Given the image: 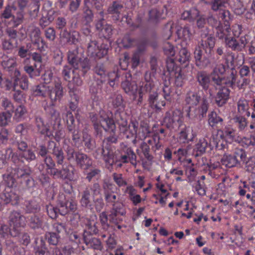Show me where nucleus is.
I'll use <instances>...</instances> for the list:
<instances>
[{"mask_svg":"<svg viewBox=\"0 0 255 255\" xmlns=\"http://www.w3.org/2000/svg\"><path fill=\"white\" fill-rule=\"evenodd\" d=\"M90 117L97 135L102 136L103 130L111 133L109 137L103 140L102 155L106 167L111 170L114 162V155L110 145L116 143L118 140V137L115 134L116 127L112 118V114L102 110L100 112L99 115L92 114Z\"/></svg>","mask_w":255,"mask_h":255,"instance_id":"nucleus-1","label":"nucleus"},{"mask_svg":"<svg viewBox=\"0 0 255 255\" xmlns=\"http://www.w3.org/2000/svg\"><path fill=\"white\" fill-rule=\"evenodd\" d=\"M31 174V168L28 166H24L22 168L8 167L6 173L2 175L6 187L0 193V202L5 204L11 203L13 205H17L19 200V196L12 187L17 182L28 185Z\"/></svg>","mask_w":255,"mask_h":255,"instance_id":"nucleus-2","label":"nucleus"},{"mask_svg":"<svg viewBox=\"0 0 255 255\" xmlns=\"http://www.w3.org/2000/svg\"><path fill=\"white\" fill-rule=\"evenodd\" d=\"M215 30L216 35L220 39H224L226 48L236 52H241L250 40V36L242 25L235 24L230 27L229 20Z\"/></svg>","mask_w":255,"mask_h":255,"instance_id":"nucleus-3","label":"nucleus"},{"mask_svg":"<svg viewBox=\"0 0 255 255\" xmlns=\"http://www.w3.org/2000/svg\"><path fill=\"white\" fill-rule=\"evenodd\" d=\"M226 72V64L224 57L222 62L217 64L213 71L209 74L202 71L197 74L196 79L199 85L206 91H208L211 97L213 96L218 89L222 84H224L223 74Z\"/></svg>","mask_w":255,"mask_h":255,"instance_id":"nucleus-4","label":"nucleus"},{"mask_svg":"<svg viewBox=\"0 0 255 255\" xmlns=\"http://www.w3.org/2000/svg\"><path fill=\"white\" fill-rule=\"evenodd\" d=\"M164 123L171 130L176 131L183 127L178 136V140L180 143H188L192 141L196 136V133L193 132L190 127L185 126L183 124V113L180 110L167 112L164 119Z\"/></svg>","mask_w":255,"mask_h":255,"instance_id":"nucleus-5","label":"nucleus"},{"mask_svg":"<svg viewBox=\"0 0 255 255\" xmlns=\"http://www.w3.org/2000/svg\"><path fill=\"white\" fill-rule=\"evenodd\" d=\"M115 119L119 125L120 130L127 138L135 136V140L137 139L143 140L149 136L150 132L147 123L141 121L139 126L137 121L132 119L128 126L125 113L119 111H117L115 114Z\"/></svg>","mask_w":255,"mask_h":255,"instance_id":"nucleus-6","label":"nucleus"},{"mask_svg":"<svg viewBox=\"0 0 255 255\" xmlns=\"http://www.w3.org/2000/svg\"><path fill=\"white\" fill-rule=\"evenodd\" d=\"M163 50L167 56L166 61V70H164L162 76L173 78L175 84L177 87H181L184 84L185 76L181 73V69L176 63L175 58L172 57L175 54L174 46L169 42L164 43Z\"/></svg>","mask_w":255,"mask_h":255,"instance_id":"nucleus-7","label":"nucleus"},{"mask_svg":"<svg viewBox=\"0 0 255 255\" xmlns=\"http://www.w3.org/2000/svg\"><path fill=\"white\" fill-rule=\"evenodd\" d=\"M202 91L197 90H190L186 93L185 102L186 105L188 106L186 116L189 118L198 116L203 118L206 116L209 103L205 97L202 98Z\"/></svg>","mask_w":255,"mask_h":255,"instance_id":"nucleus-8","label":"nucleus"},{"mask_svg":"<svg viewBox=\"0 0 255 255\" xmlns=\"http://www.w3.org/2000/svg\"><path fill=\"white\" fill-rule=\"evenodd\" d=\"M235 54L229 51L224 55V61L226 64V72L228 74L224 79V84L227 87L233 88L235 87L239 89H245L249 85L251 80L250 78H241V80H237V72L234 68Z\"/></svg>","mask_w":255,"mask_h":255,"instance_id":"nucleus-9","label":"nucleus"},{"mask_svg":"<svg viewBox=\"0 0 255 255\" xmlns=\"http://www.w3.org/2000/svg\"><path fill=\"white\" fill-rule=\"evenodd\" d=\"M68 60L74 69L72 70V78L71 80V68L68 66H65L62 71V74L65 81L69 82V88L72 89L74 93L78 89L80 82V58L77 50L69 51L68 54Z\"/></svg>","mask_w":255,"mask_h":255,"instance_id":"nucleus-10","label":"nucleus"},{"mask_svg":"<svg viewBox=\"0 0 255 255\" xmlns=\"http://www.w3.org/2000/svg\"><path fill=\"white\" fill-rule=\"evenodd\" d=\"M163 82L160 83V87L158 88L157 92L151 91L149 92L148 96V102L151 107L157 110L161 109L162 107L166 105L164 100L159 99V97L161 96L165 100L167 101H170L172 98L171 88L170 87V78L167 77H162Z\"/></svg>","mask_w":255,"mask_h":255,"instance_id":"nucleus-11","label":"nucleus"},{"mask_svg":"<svg viewBox=\"0 0 255 255\" xmlns=\"http://www.w3.org/2000/svg\"><path fill=\"white\" fill-rule=\"evenodd\" d=\"M126 8L119 2L114 1L111 6L108 9L109 13L113 15V19L115 20H119L122 18L123 21H126L127 24L133 28H137L140 27L143 22L144 13H139L135 19L134 22H131L130 19L125 13Z\"/></svg>","mask_w":255,"mask_h":255,"instance_id":"nucleus-12","label":"nucleus"},{"mask_svg":"<svg viewBox=\"0 0 255 255\" xmlns=\"http://www.w3.org/2000/svg\"><path fill=\"white\" fill-rule=\"evenodd\" d=\"M58 206L59 208L54 207L51 204L46 206L47 213L50 218L56 219L58 214L65 215L70 211L74 212L77 208V205L75 202L72 200H67L63 194L59 195Z\"/></svg>","mask_w":255,"mask_h":255,"instance_id":"nucleus-13","label":"nucleus"},{"mask_svg":"<svg viewBox=\"0 0 255 255\" xmlns=\"http://www.w3.org/2000/svg\"><path fill=\"white\" fill-rule=\"evenodd\" d=\"M55 163L52 157L48 155L44 158V163L40 164L38 167V169L42 172L43 171L45 166L46 173L52 176L53 178H68L69 170L66 168L58 169L55 168Z\"/></svg>","mask_w":255,"mask_h":255,"instance_id":"nucleus-14","label":"nucleus"},{"mask_svg":"<svg viewBox=\"0 0 255 255\" xmlns=\"http://www.w3.org/2000/svg\"><path fill=\"white\" fill-rule=\"evenodd\" d=\"M119 153L120 155L116 157L114 162L117 167L121 168L124 164L129 162L132 164H134V161H135L136 159V155L133 150L126 144L124 143L121 144Z\"/></svg>","mask_w":255,"mask_h":255,"instance_id":"nucleus-15","label":"nucleus"},{"mask_svg":"<svg viewBox=\"0 0 255 255\" xmlns=\"http://www.w3.org/2000/svg\"><path fill=\"white\" fill-rule=\"evenodd\" d=\"M84 3L87 8L84 12L82 20H81V24H82L86 26V27L83 28V33L87 35L90 32L89 23L92 21L93 18V13L90 8L94 7L97 9H100L101 6V0H84Z\"/></svg>","mask_w":255,"mask_h":255,"instance_id":"nucleus-16","label":"nucleus"},{"mask_svg":"<svg viewBox=\"0 0 255 255\" xmlns=\"http://www.w3.org/2000/svg\"><path fill=\"white\" fill-rule=\"evenodd\" d=\"M8 224L13 232V233H11V236L16 237L19 234L21 228L26 226V218L20 212L12 211L8 217Z\"/></svg>","mask_w":255,"mask_h":255,"instance_id":"nucleus-17","label":"nucleus"},{"mask_svg":"<svg viewBox=\"0 0 255 255\" xmlns=\"http://www.w3.org/2000/svg\"><path fill=\"white\" fill-rule=\"evenodd\" d=\"M220 139L217 142L216 147L219 150L224 149L228 147V143H231L235 140L236 130L231 127H226L223 130L218 131Z\"/></svg>","mask_w":255,"mask_h":255,"instance_id":"nucleus-18","label":"nucleus"},{"mask_svg":"<svg viewBox=\"0 0 255 255\" xmlns=\"http://www.w3.org/2000/svg\"><path fill=\"white\" fill-rule=\"evenodd\" d=\"M32 58L34 63L31 65L25 64L23 69L30 78H33L40 75L42 59L41 54L37 52L32 53Z\"/></svg>","mask_w":255,"mask_h":255,"instance_id":"nucleus-19","label":"nucleus"},{"mask_svg":"<svg viewBox=\"0 0 255 255\" xmlns=\"http://www.w3.org/2000/svg\"><path fill=\"white\" fill-rule=\"evenodd\" d=\"M92 160L86 155L81 154V168L86 169L84 172L86 178L91 181L92 179H98L101 176V170L98 168L88 167L92 165Z\"/></svg>","mask_w":255,"mask_h":255,"instance_id":"nucleus-20","label":"nucleus"},{"mask_svg":"<svg viewBox=\"0 0 255 255\" xmlns=\"http://www.w3.org/2000/svg\"><path fill=\"white\" fill-rule=\"evenodd\" d=\"M109 50L107 44H102L99 45L95 40L91 41L88 46L87 52L91 57L101 58L106 55Z\"/></svg>","mask_w":255,"mask_h":255,"instance_id":"nucleus-21","label":"nucleus"},{"mask_svg":"<svg viewBox=\"0 0 255 255\" xmlns=\"http://www.w3.org/2000/svg\"><path fill=\"white\" fill-rule=\"evenodd\" d=\"M140 88L137 91L139 97L137 104L141 105L143 100V95L144 92H150L154 86L153 82V74L147 72L144 74V81L140 83Z\"/></svg>","mask_w":255,"mask_h":255,"instance_id":"nucleus-22","label":"nucleus"},{"mask_svg":"<svg viewBox=\"0 0 255 255\" xmlns=\"http://www.w3.org/2000/svg\"><path fill=\"white\" fill-rule=\"evenodd\" d=\"M228 0H217L214 1L213 10L216 11L218 16L222 20L227 21L232 19V15L227 8Z\"/></svg>","mask_w":255,"mask_h":255,"instance_id":"nucleus-23","label":"nucleus"},{"mask_svg":"<svg viewBox=\"0 0 255 255\" xmlns=\"http://www.w3.org/2000/svg\"><path fill=\"white\" fill-rule=\"evenodd\" d=\"M245 155L242 151L235 152L233 154H225L221 159V163L228 168L237 166L239 163V159L244 161Z\"/></svg>","mask_w":255,"mask_h":255,"instance_id":"nucleus-24","label":"nucleus"},{"mask_svg":"<svg viewBox=\"0 0 255 255\" xmlns=\"http://www.w3.org/2000/svg\"><path fill=\"white\" fill-rule=\"evenodd\" d=\"M48 94L51 101L50 106L53 107L63 96V88L60 80L55 81L54 87L48 90Z\"/></svg>","mask_w":255,"mask_h":255,"instance_id":"nucleus-25","label":"nucleus"},{"mask_svg":"<svg viewBox=\"0 0 255 255\" xmlns=\"http://www.w3.org/2000/svg\"><path fill=\"white\" fill-rule=\"evenodd\" d=\"M32 44L40 52H43L48 48L46 42L40 37V30L38 27H34L30 34Z\"/></svg>","mask_w":255,"mask_h":255,"instance_id":"nucleus-26","label":"nucleus"},{"mask_svg":"<svg viewBox=\"0 0 255 255\" xmlns=\"http://www.w3.org/2000/svg\"><path fill=\"white\" fill-rule=\"evenodd\" d=\"M36 158L35 151L31 149H27L17 153H13L11 156V160L15 164H17L19 161L24 162L26 161L30 162Z\"/></svg>","mask_w":255,"mask_h":255,"instance_id":"nucleus-27","label":"nucleus"},{"mask_svg":"<svg viewBox=\"0 0 255 255\" xmlns=\"http://www.w3.org/2000/svg\"><path fill=\"white\" fill-rule=\"evenodd\" d=\"M125 77L126 79L122 83L123 89L127 94L135 96L139 89L136 83L132 81L130 74L127 73Z\"/></svg>","mask_w":255,"mask_h":255,"instance_id":"nucleus-28","label":"nucleus"},{"mask_svg":"<svg viewBox=\"0 0 255 255\" xmlns=\"http://www.w3.org/2000/svg\"><path fill=\"white\" fill-rule=\"evenodd\" d=\"M91 192L92 193L93 196L100 194V187L98 183L94 184L92 187L90 188H87L84 192L82 198L81 199V204L82 206H90Z\"/></svg>","mask_w":255,"mask_h":255,"instance_id":"nucleus-29","label":"nucleus"},{"mask_svg":"<svg viewBox=\"0 0 255 255\" xmlns=\"http://www.w3.org/2000/svg\"><path fill=\"white\" fill-rule=\"evenodd\" d=\"M176 34L178 37L182 41L181 46L184 47L189 44L193 36V33L188 25H185L180 28L177 27Z\"/></svg>","mask_w":255,"mask_h":255,"instance_id":"nucleus-30","label":"nucleus"},{"mask_svg":"<svg viewBox=\"0 0 255 255\" xmlns=\"http://www.w3.org/2000/svg\"><path fill=\"white\" fill-rule=\"evenodd\" d=\"M194 58L196 65L200 69H204L209 66L211 62L209 58L202 54L201 47H196L194 51Z\"/></svg>","mask_w":255,"mask_h":255,"instance_id":"nucleus-31","label":"nucleus"},{"mask_svg":"<svg viewBox=\"0 0 255 255\" xmlns=\"http://www.w3.org/2000/svg\"><path fill=\"white\" fill-rule=\"evenodd\" d=\"M11 76L14 78V82L12 83V87L15 88L19 85L23 90H26L28 88V80L26 75L21 76L20 73L18 70H15L14 74H11Z\"/></svg>","mask_w":255,"mask_h":255,"instance_id":"nucleus-32","label":"nucleus"},{"mask_svg":"<svg viewBox=\"0 0 255 255\" xmlns=\"http://www.w3.org/2000/svg\"><path fill=\"white\" fill-rule=\"evenodd\" d=\"M227 87L226 85L222 84L220 88H218L220 90L216 97V102L220 107L223 106L229 99L230 91Z\"/></svg>","mask_w":255,"mask_h":255,"instance_id":"nucleus-33","label":"nucleus"},{"mask_svg":"<svg viewBox=\"0 0 255 255\" xmlns=\"http://www.w3.org/2000/svg\"><path fill=\"white\" fill-rule=\"evenodd\" d=\"M48 148L52 149V153L55 157L57 165H62L64 162V155L62 148L56 146V143L53 141H49L48 143Z\"/></svg>","mask_w":255,"mask_h":255,"instance_id":"nucleus-34","label":"nucleus"},{"mask_svg":"<svg viewBox=\"0 0 255 255\" xmlns=\"http://www.w3.org/2000/svg\"><path fill=\"white\" fill-rule=\"evenodd\" d=\"M126 212L124 205L121 202H117L113 205V208L109 216L110 220L113 223H118L117 218L118 216H124Z\"/></svg>","mask_w":255,"mask_h":255,"instance_id":"nucleus-35","label":"nucleus"},{"mask_svg":"<svg viewBox=\"0 0 255 255\" xmlns=\"http://www.w3.org/2000/svg\"><path fill=\"white\" fill-rule=\"evenodd\" d=\"M66 120L69 130L72 132L73 140L76 142L80 139V134L78 129H76L74 124L75 120L72 114L68 112L66 117Z\"/></svg>","mask_w":255,"mask_h":255,"instance_id":"nucleus-36","label":"nucleus"},{"mask_svg":"<svg viewBox=\"0 0 255 255\" xmlns=\"http://www.w3.org/2000/svg\"><path fill=\"white\" fill-rule=\"evenodd\" d=\"M118 42L119 44H121L124 48H129L134 46H137L138 47V46H142L143 44H144V46L146 45L144 40L132 39L129 34H126L122 39L118 40Z\"/></svg>","mask_w":255,"mask_h":255,"instance_id":"nucleus-37","label":"nucleus"},{"mask_svg":"<svg viewBox=\"0 0 255 255\" xmlns=\"http://www.w3.org/2000/svg\"><path fill=\"white\" fill-rule=\"evenodd\" d=\"M124 193L128 195V199L134 206H137L142 200L140 195L137 194L136 189L131 185L127 186Z\"/></svg>","mask_w":255,"mask_h":255,"instance_id":"nucleus-38","label":"nucleus"},{"mask_svg":"<svg viewBox=\"0 0 255 255\" xmlns=\"http://www.w3.org/2000/svg\"><path fill=\"white\" fill-rule=\"evenodd\" d=\"M35 125L40 134L49 138L53 136V133L50 130L48 124L45 123L41 118L37 117L35 118Z\"/></svg>","mask_w":255,"mask_h":255,"instance_id":"nucleus-39","label":"nucleus"},{"mask_svg":"<svg viewBox=\"0 0 255 255\" xmlns=\"http://www.w3.org/2000/svg\"><path fill=\"white\" fill-rule=\"evenodd\" d=\"M113 187L114 185L113 184L109 183H105L103 186L106 201L107 203L114 204L119 202V197H118L112 190Z\"/></svg>","mask_w":255,"mask_h":255,"instance_id":"nucleus-40","label":"nucleus"},{"mask_svg":"<svg viewBox=\"0 0 255 255\" xmlns=\"http://www.w3.org/2000/svg\"><path fill=\"white\" fill-rule=\"evenodd\" d=\"M201 40L200 45L205 49V51L208 50L210 51L213 48L215 45V38L211 34L204 33L201 34Z\"/></svg>","mask_w":255,"mask_h":255,"instance_id":"nucleus-41","label":"nucleus"},{"mask_svg":"<svg viewBox=\"0 0 255 255\" xmlns=\"http://www.w3.org/2000/svg\"><path fill=\"white\" fill-rule=\"evenodd\" d=\"M94 72L98 75L101 76V79H100L99 82H97L98 86L96 89L94 88V86H91L90 89V91L92 93L95 94L98 92L99 90H100L101 87L99 84V83H102L103 78L106 76V70L104 66L102 64H97L94 68Z\"/></svg>","mask_w":255,"mask_h":255,"instance_id":"nucleus-42","label":"nucleus"},{"mask_svg":"<svg viewBox=\"0 0 255 255\" xmlns=\"http://www.w3.org/2000/svg\"><path fill=\"white\" fill-rule=\"evenodd\" d=\"M163 9H157L153 8L151 9L148 13V21L150 23L156 24L165 17Z\"/></svg>","mask_w":255,"mask_h":255,"instance_id":"nucleus-43","label":"nucleus"},{"mask_svg":"<svg viewBox=\"0 0 255 255\" xmlns=\"http://www.w3.org/2000/svg\"><path fill=\"white\" fill-rule=\"evenodd\" d=\"M25 210L27 213H36L40 211V205L35 199L25 202Z\"/></svg>","mask_w":255,"mask_h":255,"instance_id":"nucleus-44","label":"nucleus"},{"mask_svg":"<svg viewBox=\"0 0 255 255\" xmlns=\"http://www.w3.org/2000/svg\"><path fill=\"white\" fill-rule=\"evenodd\" d=\"M208 145V141L206 139L204 138H200L194 146L193 154L195 156H198L203 154L205 152Z\"/></svg>","mask_w":255,"mask_h":255,"instance_id":"nucleus-45","label":"nucleus"},{"mask_svg":"<svg viewBox=\"0 0 255 255\" xmlns=\"http://www.w3.org/2000/svg\"><path fill=\"white\" fill-rule=\"evenodd\" d=\"M199 15V10L195 7L185 10L181 14L182 19L192 21L195 20Z\"/></svg>","mask_w":255,"mask_h":255,"instance_id":"nucleus-46","label":"nucleus"},{"mask_svg":"<svg viewBox=\"0 0 255 255\" xmlns=\"http://www.w3.org/2000/svg\"><path fill=\"white\" fill-rule=\"evenodd\" d=\"M208 124L212 128L220 127L223 126V120L215 112H212L208 115Z\"/></svg>","mask_w":255,"mask_h":255,"instance_id":"nucleus-47","label":"nucleus"},{"mask_svg":"<svg viewBox=\"0 0 255 255\" xmlns=\"http://www.w3.org/2000/svg\"><path fill=\"white\" fill-rule=\"evenodd\" d=\"M233 121L239 131L245 130L247 127V120L243 115L235 116L233 118Z\"/></svg>","mask_w":255,"mask_h":255,"instance_id":"nucleus-48","label":"nucleus"},{"mask_svg":"<svg viewBox=\"0 0 255 255\" xmlns=\"http://www.w3.org/2000/svg\"><path fill=\"white\" fill-rule=\"evenodd\" d=\"M110 102L114 108H118L119 109H124V100L120 94L115 93L112 94L110 97Z\"/></svg>","mask_w":255,"mask_h":255,"instance_id":"nucleus-49","label":"nucleus"},{"mask_svg":"<svg viewBox=\"0 0 255 255\" xmlns=\"http://www.w3.org/2000/svg\"><path fill=\"white\" fill-rule=\"evenodd\" d=\"M84 241L88 248L100 251H101L103 249L101 241L97 238L90 237L86 239L84 238Z\"/></svg>","mask_w":255,"mask_h":255,"instance_id":"nucleus-50","label":"nucleus"},{"mask_svg":"<svg viewBox=\"0 0 255 255\" xmlns=\"http://www.w3.org/2000/svg\"><path fill=\"white\" fill-rule=\"evenodd\" d=\"M182 48L180 50L179 55L176 59H175V62H179L181 64H184L187 65L189 61L190 53L186 49V47L182 46Z\"/></svg>","mask_w":255,"mask_h":255,"instance_id":"nucleus-51","label":"nucleus"},{"mask_svg":"<svg viewBox=\"0 0 255 255\" xmlns=\"http://www.w3.org/2000/svg\"><path fill=\"white\" fill-rule=\"evenodd\" d=\"M231 8L237 15L243 14L245 7L244 6L241 0H232L229 3Z\"/></svg>","mask_w":255,"mask_h":255,"instance_id":"nucleus-52","label":"nucleus"},{"mask_svg":"<svg viewBox=\"0 0 255 255\" xmlns=\"http://www.w3.org/2000/svg\"><path fill=\"white\" fill-rule=\"evenodd\" d=\"M249 102L246 99H240L238 102V111L240 115H245L247 117L250 116V113L249 111Z\"/></svg>","mask_w":255,"mask_h":255,"instance_id":"nucleus-53","label":"nucleus"},{"mask_svg":"<svg viewBox=\"0 0 255 255\" xmlns=\"http://www.w3.org/2000/svg\"><path fill=\"white\" fill-rule=\"evenodd\" d=\"M68 160L73 164H79L80 163V153L79 152H75L74 149L68 147L66 150Z\"/></svg>","mask_w":255,"mask_h":255,"instance_id":"nucleus-54","label":"nucleus"},{"mask_svg":"<svg viewBox=\"0 0 255 255\" xmlns=\"http://www.w3.org/2000/svg\"><path fill=\"white\" fill-rule=\"evenodd\" d=\"M145 48V45L143 44L142 46H138L137 51L133 53L130 60V65L132 68H136L139 65L140 62V53L142 52Z\"/></svg>","mask_w":255,"mask_h":255,"instance_id":"nucleus-55","label":"nucleus"},{"mask_svg":"<svg viewBox=\"0 0 255 255\" xmlns=\"http://www.w3.org/2000/svg\"><path fill=\"white\" fill-rule=\"evenodd\" d=\"M1 65L4 69L9 72H11L12 74H14L15 70H17L15 68L16 66V60L13 58L3 60L1 62Z\"/></svg>","mask_w":255,"mask_h":255,"instance_id":"nucleus-56","label":"nucleus"},{"mask_svg":"<svg viewBox=\"0 0 255 255\" xmlns=\"http://www.w3.org/2000/svg\"><path fill=\"white\" fill-rule=\"evenodd\" d=\"M13 112L14 113L13 119L15 121L19 122L24 119L27 113V110L24 106L20 105L16 108Z\"/></svg>","mask_w":255,"mask_h":255,"instance_id":"nucleus-57","label":"nucleus"},{"mask_svg":"<svg viewBox=\"0 0 255 255\" xmlns=\"http://www.w3.org/2000/svg\"><path fill=\"white\" fill-rule=\"evenodd\" d=\"M28 225L32 229L41 228L43 225V222L41 218L36 215H32L28 219Z\"/></svg>","mask_w":255,"mask_h":255,"instance_id":"nucleus-58","label":"nucleus"},{"mask_svg":"<svg viewBox=\"0 0 255 255\" xmlns=\"http://www.w3.org/2000/svg\"><path fill=\"white\" fill-rule=\"evenodd\" d=\"M48 90L47 87L43 84L36 86L33 88V94L35 96L45 97L48 94Z\"/></svg>","mask_w":255,"mask_h":255,"instance_id":"nucleus-59","label":"nucleus"},{"mask_svg":"<svg viewBox=\"0 0 255 255\" xmlns=\"http://www.w3.org/2000/svg\"><path fill=\"white\" fill-rule=\"evenodd\" d=\"M0 104L5 112H11L13 113L14 112V106L11 100L6 97H2L1 99Z\"/></svg>","mask_w":255,"mask_h":255,"instance_id":"nucleus-60","label":"nucleus"},{"mask_svg":"<svg viewBox=\"0 0 255 255\" xmlns=\"http://www.w3.org/2000/svg\"><path fill=\"white\" fill-rule=\"evenodd\" d=\"M45 238L49 244L56 246L59 241L60 236L54 232H47Z\"/></svg>","mask_w":255,"mask_h":255,"instance_id":"nucleus-61","label":"nucleus"},{"mask_svg":"<svg viewBox=\"0 0 255 255\" xmlns=\"http://www.w3.org/2000/svg\"><path fill=\"white\" fill-rule=\"evenodd\" d=\"M40 6V0H32L29 5L30 14L34 17L37 16Z\"/></svg>","mask_w":255,"mask_h":255,"instance_id":"nucleus-62","label":"nucleus"},{"mask_svg":"<svg viewBox=\"0 0 255 255\" xmlns=\"http://www.w3.org/2000/svg\"><path fill=\"white\" fill-rule=\"evenodd\" d=\"M16 10L15 6L7 5L1 14V18L8 19L12 16L14 11Z\"/></svg>","mask_w":255,"mask_h":255,"instance_id":"nucleus-63","label":"nucleus"},{"mask_svg":"<svg viewBox=\"0 0 255 255\" xmlns=\"http://www.w3.org/2000/svg\"><path fill=\"white\" fill-rule=\"evenodd\" d=\"M12 114L11 112L0 113V126H5L10 122Z\"/></svg>","mask_w":255,"mask_h":255,"instance_id":"nucleus-64","label":"nucleus"}]
</instances>
